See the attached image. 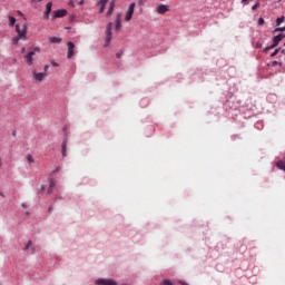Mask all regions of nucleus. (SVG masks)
<instances>
[{
	"instance_id": "1",
	"label": "nucleus",
	"mask_w": 285,
	"mask_h": 285,
	"mask_svg": "<svg viewBox=\"0 0 285 285\" xmlns=\"http://www.w3.org/2000/svg\"><path fill=\"white\" fill-rule=\"evenodd\" d=\"M16 32L21 41H26L28 39V24L23 23L22 28L16 24Z\"/></svg>"
},
{
	"instance_id": "2",
	"label": "nucleus",
	"mask_w": 285,
	"mask_h": 285,
	"mask_svg": "<svg viewBox=\"0 0 285 285\" xmlns=\"http://www.w3.org/2000/svg\"><path fill=\"white\" fill-rule=\"evenodd\" d=\"M105 35V47L108 48V46H110V41H112V22L107 24Z\"/></svg>"
},
{
	"instance_id": "3",
	"label": "nucleus",
	"mask_w": 285,
	"mask_h": 285,
	"mask_svg": "<svg viewBox=\"0 0 285 285\" xmlns=\"http://www.w3.org/2000/svg\"><path fill=\"white\" fill-rule=\"evenodd\" d=\"M283 39H285V35L284 33H279L278 36H275L273 38V45H271L269 47L265 48V52H268V50H273V48H277V46H279V41H282Z\"/></svg>"
},
{
	"instance_id": "4",
	"label": "nucleus",
	"mask_w": 285,
	"mask_h": 285,
	"mask_svg": "<svg viewBox=\"0 0 285 285\" xmlns=\"http://www.w3.org/2000/svg\"><path fill=\"white\" fill-rule=\"evenodd\" d=\"M37 52H41V49H39V47L35 48L33 51H29V52L24 56V61H26V63H28L29 66H32L35 55H37Z\"/></svg>"
},
{
	"instance_id": "5",
	"label": "nucleus",
	"mask_w": 285,
	"mask_h": 285,
	"mask_svg": "<svg viewBox=\"0 0 285 285\" xmlns=\"http://www.w3.org/2000/svg\"><path fill=\"white\" fill-rule=\"evenodd\" d=\"M136 3L131 2L127 9L126 16H125V21H131L132 19V14H135V8H136Z\"/></svg>"
},
{
	"instance_id": "6",
	"label": "nucleus",
	"mask_w": 285,
	"mask_h": 285,
	"mask_svg": "<svg viewBox=\"0 0 285 285\" xmlns=\"http://www.w3.org/2000/svg\"><path fill=\"white\" fill-rule=\"evenodd\" d=\"M156 11L158 14H166V12H170V7L168 4H159L156 8Z\"/></svg>"
},
{
	"instance_id": "7",
	"label": "nucleus",
	"mask_w": 285,
	"mask_h": 285,
	"mask_svg": "<svg viewBox=\"0 0 285 285\" xmlns=\"http://www.w3.org/2000/svg\"><path fill=\"white\" fill-rule=\"evenodd\" d=\"M67 47H68L67 59H72V57H75V43L68 42Z\"/></svg>"
},
{
	"instance_id": "8",
	"label": "nucleus",
	"mask_w": 285,
	"mask_h": 285,
	"mask_svg": "<svg viewBox=\"0 0 285 285\" xmlns=\"http://www.w3.org/2000/svg\"><path fill=\"white\" fill-rule=\"evenodd\" d=\"M68 14V11L66 9H60L53 11L52 19H60L61 17H66Z\"/></svg>"
},
{
	"instance_id": "9",
	"label": "nucleus",
	"mask_w": 285,
	"mask_h": 285,
	"mask_svg": "<svg viewBox=\"0 0 285 285\" xmlns=\"http://www.w3.org/2000/svg\"><path fill=\"white\" fill-rule=\"evenodd\" d=\"M96 6H98L99 9V14H104L105 10H106V6H108V0H99Z\"/></svg>"
},
{
	"instance_id": "10",
	"label": "nucleus",
	"mask_w": 285,
	"mask_h": 285,
	"mask_svg": "<svg viewBox=\"0 0 285 285\" xmlns=\"http://www.w3.org/2000/svg\"><path fill=\"white\" fill-rule=\"evenodd\" d=\"M32 75L36 81H43V79H46V72H37V70H33Z\"/></svg>"
},
{
	"instance_id": "11",
	"label": "nucleus",
	"mask_w": 285,
	"mask_h": 285,
	"mask_svg": "<svg viewBox=\"0 0 285 285\" xmlns=\"http://www.w3.org/2000/svg\"><path fill=\"white\" fill-rule=\"evenodd\" d=\"M115 23H116L115 30L117 32H119V30H121V13H117L116 19H115Z\"/></svg>"
},
{
	"instance_id": "12",
	"label": "nucleus",
	"mask_w": 285,
	"mask_h": 285,
	"mask_svg": "<svg viewBox=\"0 0 285 285\" xmlns=\"http://www.w3.org/2000/svg\"><path fill=\"white\" fill-rule=\"evenodd\" d=\"M52 12V2H48L45 10V18L50 19V13Z\"/></svg>"
},
{
	"instance_id": "13",
	"label": "nucleus",
	"mask_w": 285,
	"mask_h": 285,
	"mask_svg": "<svg viewBox=\"0 0 285 285\" xmlns=\"http://www.w3.org/2000/svg\"><path fill=\"white\" fill-rule=\"evenodd\" d=\"M115 6H116L115 0L110 1L109 8L107 10V17H111L112 16V13L115 12Z\"/></svg>"
},
{
	"instance_id": "14",
	"label": "nucleus",
	"mask_w": 285,
	"mask_h": 285,
	"mask_svg": "<svg viewBox=\"0 0 285 285\" xmlns=\"http://www.w3.org/2000/svg\"><path fill=\"white\" fill-rule=\"evenodd\" d=\"M67 150H68V140L62 141V157H67Z\"/></svg>"
},
{
	"instance_id": "15",
	"label": "nucleus",
	"mask_w": 285,
	"mask_h": 285,
	"mask_svg": "<svg viewBox=\"0 0 285 285\" xmlns=\"http://www.w3.org/2000/svg\"><path fill=\"white\" fill-rule=\"evenodd\" d=\"M276 168H278L279 170H284L285 171V161L284 160H278L276 163Z\"/></svg>"
},
{
	"instance_id": "16",
	"label": "nucleus",
	"mask_w": 285,
	"mask_h": 285,
	"mask_svg": "<svg viewBox=\"0 0 285 285\" xmlns=\"http://www.w3.org/2000/svg\"><path fill=\"white\" fill-rule=\"evenodd\" d=\"M49 43H61V38L50 37Z\"/></svg>"
},
{
	"instance_id": "17",
	"label": "nucleus",
	"mask_w": 285,
	"mask_h": 285,
	"mask_svg": "<svg viewBox=\"0 0 285 285\" xmlns=\"http://www.w3.org/2000/svg\"><path fill=\"white\" fill-rule=\"evenodd\" d=\"M14 23H17V18L10 16V17H9V26L12 27V26H14Z\"/></svg>"
},
{
	"instance_id": "18",
	"label": "nucleus",
	"mask_w": 285,
	"mask_h": 285,
	"mask_svg": "<svg viewBox=\"0 0 285 285\" xmlns=\"http://www.w3.org/2000/svg\"><path fill=\"white\" fill-rule=\"evenodd\" d=\"M285 21V17H281L276 19V26H282V23H284Z\"/></svg>"
},
{
	"instance_id": "19",
	"label": "nucleus",
	"mask_w": 285,
	"mask_h": 285,
	"mask_svg": "<svg viewBox=\"0 0 285 285\" xmlns=\"http://www.w3.org/2000/svg\"><path fill=\"white\" fill-rule=\"evenodd\" d=\"M27 160L29 164H35V158L32 157V155H27Z\"/></svg>"
},
{
	"instance_id": "20",
	"label": "nucleus",
	"mask_w": 285,
	"mask_h": 285,
	"mask_svg": "<svg viewBox=\"0 0 285 285\" xmlns=\"http://www.w3.org/2000/svg\"><path fill=\"white\" fill-rule=\"evenodd\" d=\"M21 40V38H19V36H17V37H14V38H12V43L14 45V46H17V43H19V41Z\"/></svg>"
},
{
	"instance_id": "21",
	"label": "nucleus",
	"mask_w": 285,
	"mask_h": 285,
	"mask_svg": "<svg viewBox=\"0 0 285 285\" xmlns=\"http://www.w3.org/2000/svg\"><path fill=\"white\" fill-rule=\"evenodd\" d=\"M281 50H282L281 48L275 49L274 52L271 55V57H277Z\"/></svg>"
},
{
	"instance_id": "22",
	"label": "nucleus",
	"mask_w": 285,
	"mask_h": 285,
	"mask_svg": "<svg viewBox=\"0 0 285 285\" xmlns=\"http://www.w3.org/2000/svg\"><path fill=\"white\" fill-rule=\"evenodd\" d=\"M30 246H32V240H29L27 243V245L24 246L23 250H28V248H30Z\"/></svg>"
},
{
	"instance_id": "23",
	"label": "nucleus",
	"mask_w": 285,
	"mask_h": 285,
	"mask_svg": "<svg viewBox=\"0 0 285 285\" xmlns=\"http://www.w3.org/2000/svg\"><path fill=\"white\" fill-rule=\"evenodd\" d=\"M163 285H173V282L170 279H164Z\"/></svg>"
},
{
	"instance_id": "24",
	"label": "nucleus",
	"mask_w": 285,
	"mask_h": 285,
	"mask_svg": "<svg viewBox=\"0 0 285 285\" xmlns=\"http://www.w3.org/2000/svg\"><path fill=\"white\" fill-rule=\"evenodd\" d=\"M284 30H285V27L284 28H277V29L274 30V32H284Z\"/></svg>"
},
{
	"instance_id": "25",
	"label": "nucleus",
	"mask_w": 285,
	"mask_h": 285,
	"mask_svg": "<svg viewBox=\"0 0 285 285\" xmlns=\"http://www.w3.org/2000/svg\"><path fill=\"white\" fill-rule=\"evenodd\" d=\"M272 66H282V62H278L277 60H274V61L272 62Z\"/></svg>"
},
{
	"instance_id": "26",
	"label": "nucleus",
	"mask_w": 285,
	"mask_h": 285,
	"mask_svg": "<svg viewBox=\"0 0 285 285\" xmlns=\"http://www.w3.org/2000/svg\"><path fill=\"white\" fill-rule=\"evenodd\" d=\"M258 26H264V18L258 19Z\"/></svg>"
},
{
	"instance_id": "27",
	"label": "nucleus",
	"mask_w": 285,
	"mask_h": 285,
	"mask_svg": "<svg viewBox=\"0 0 285 285\" xmlns=\"http://www.w3.org/2000/svg\"><path fill=\"white\" fill-rule=\"evenodd\" d=\"M49 68H50V66H48V65L45 66V75L48 72Z\"/></svg>"
},
{
	"instance_id": "28",
	"label": "nucleus",
	"mask_w": 285,
	"mask_h": 285,
	"mask_svg": "<svg viewBox=\"0 0 285 285\" xmlns=\"http://www.w3.org/2000/svg\"><path fill=\"white\" fill-rule=\"evenodd\" d=\"M49 187H50V188H55V180H51V181H50Z\"/></svg>"
},
{
	"instance_id": "29",
	"label": "nucleus",
	"mask_w": 285,
	"mask_h": 285,
	"mask_svg": "<svg viewBox=\"0 0 285 285\" xmlns=\"http://www.w3.org/2000/svg\"><path fill=\"white\" fill-rule=\"evenodd\" d=\"M256 8H259V3H256L252 7V10H255Z\"/></svg>"
},
{
	"instance_id": "30",
	"label": "nucleus",
	"mask_w": 285,
	"mask_h": 285,
	"mask_svg": "<svg viewBox=\"0 0 285 285\" xmlns=\"http://www.w3.org/2000/svg\"><path fill=\"white\" fill-rule=\"evenodd\" d=\"M138 6H144V0H138Z\"/></svg>"
},
{
	"instance_id": "31",
	"label": "nucleus",
	"mask_w": 285,
	"mask_h": 285,
	"mask_svg": "<svg viewBox=\"0 0 285 285\" xmlns=\"http://www.w3.org/2000/svg\"><path fill=\"white\" fill-rule=\"evenodd\" d=\"M121 55H122V53H119V52L116 53L117 59H121Z\"/></svg>"
},
{
	"instance_id": "32",
	"label": "nucleus",
	"mask_w": 285,
	"mask_h": 285,
	"mask_svg": "<svg viewBox=\"0 0 285 285\" xmlns=\"http://www.w3.org/2000/svg\"><path fill=\"white\" fill-rule=\"evenodd\" d=\"M51 65H52L55 68H57V66H59V63H57V62H55V61H52Z\"/></svg>"
},
{
	"instance_id": "33",
	"label": "nucleus",
	"mask_w": 285,
	"mask_h": 285,
	"mask_svg": "<svg viewBox=\"0 0 285 285\" xmlns=\"http://www.w3.org/2000/svg\"><path fill=\"white\" fill-rule=\"evenodd\" d=\"M180 285H188V283L184 282V281H179Z\"/></svg>"
},
{
	"instance_id": "34",
	"label": "nucleus",
	"mask_w": 285,
	"mask_h": 285,
	"mask_svg": "<svg viewBox=\"0 0 285 285\" xmlns=\"http://www.w3.org/2000/svg\"><path fill=\"white\" fill-rule=\"evenodd\" d=\"M53 188H48V194L50 195L52 193Z\"/></svg>"
},
{
	"instance_id": "35",
	"label": "nucleus",
	"mask_w": 285,
	"mask_h": 285,
	"mask_svg": "<svg viewBox=\"0 0 285 285\" xmlns=\"http://www.w3.org/2000/svg\"><path fill=\"white\" fill-rule=\"evenodd\" d=\"M60 167H57L56 170H53V173H59Z\"/></svg>"
},
{
	"instance_id": "36",
	"label": "nucleus",
	"mask_w": 285,
	"mask_h": 285,
	"mask_svg": "<svg viewBox=\"0 0 285 285\" xmlns=\"http://www.w3.org/2000/svg\"><path fill=\"white\" fill-rule=\"evenodd\" d=\"M18 14H20V17H23V13L21 11H18Z\"/></svg>"
},
{
	"instance_id": "37",
	"label": "nucleus",
	"mask_w": 285,
	"mask_h": 285,
	"mask_svg": "<svg viewBox=\"0 0 285 285\" xmlns=\"http://www.w3.org/2000/svg\"><path fill=\"white\" fill-rule=\"evenodd\" d=\"M12 136H13V137H17V131H13V132H12Z\"/></svg>"
},
{
	"instance_id": "38",
	"label": "nucleus",
	"mask_w": 285,
	"mask_h": 285,
	"mask_svg": "<svg viewBox=\"0 0 285 285\" xmlns=\"http://www.w3.org/2000/svg\"><path fill=\"white\" fill-rule=\"evenodd\" d=\"M48 210H49V213H52V207H49V209H48Z\"/></svg>"
},
{
	"instance_id": "39",
	"label": "nucleus",
	"mask_w": 285,
	"mask_h": 285,
	"mask_svg": "<svg viewBox=\"0 0 285 285\" xmlns=\"http://www.w3.org/2000/svg\"><path fill=\"white\" fill-rule=\"evenodd\" d=\"M80 6H83V0L80 1Z\"/></svg>"
},
{
	"instance_id": "40",
	"label": "nucleus",
	"mask_w": 285,
	"mask_h": 285,
	"mask_svg": "<svg viewBox=\"0 0 285 285\" xmlns=\"http://www.w3.org/2000/svg\"><path fill=\"white\" fill-rule=\"evenodd\" d=\"M248 0H242L243 3H246Z\"/></svg>"
},
{
	"instance_id": "41",
	"label": "nucleus",
	"mask_w": 285,
	"mask_h": 285,
	"mask_svg": "<svg viewBox=\"0 0 285 285\" xmlns=\"http://www.w3.org/2000/svg\"><path fill=\"white\" fill-rule=\"evenodd\" d=\"M282 55H285V49L282 50Z\"/></svg>"
},
{
	"instance_id": "42",
	"label": "nucleus",
	"mask_w": 285,
	"mask_h": 285,
	"mask_svg": "<svg viewBox=\"0 0 285 285\" xmlns=\"http://www.w3.org/2000/svg\"><path fill=\"white\" fill-rule=\"evenodd\" d=\"M22 52H26V48H22Z\"/></svg>"
},
{
	"instance_id": "43",
	"label": "nucleus",
	"mask_w": 285,
	"mask_h": 285,
	"mask_svg": "<svg viewBox=\"0 0 285 285\" xmlns=\"http://www.w3.org/2000/svg\"><path fill=\"white\" fill-rule=\"evenodd\" d=\"M1 166H2V163H1V158H0V168H1Z\"/></svg>"
},
{
	"instance_id": "44",
	"label": "nucleus",
	"mask_w": 285,
	"mask_h": 285,
	"mask_svg": "<svg viewBox=\"0 0 285 285\" xmlns=\"http://www.w3.org/2000/svg\"><path fill=\"white\" fill-rule=\"evenodd\" d=\"M22 208H26V205H24V203L22 204Z\"/></svg>"
}]
</instances>
